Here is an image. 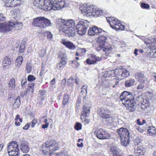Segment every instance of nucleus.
<instances>
[{"instance_id":"nucleus-61","label":"nucleus","mask_w":156,"mask_h":156,"mask_svg":"<svg viewBox=\"0 0 156 156\" xmlns=\"http://www.w3.org/2000/svg\"><path fill=\"white\" fill-rule=\"evenodd\" d=\"M55 83V79H53L51 81V83H50L51 85L52 86L54 85V84Z\"/></svg>"},{"instance_id":"nucleus-8","label":"nucleus","mask_w":156,"mask_h":156,"mask_svg":"<svg viewBox=\"0 0 156 156\" xmlns=\"http://www.w3.org/2000/svg\"><path fill=\"white\" fill-rule=\"evenodd\" d=\"M7 150L9 156H18L20 151L18 144L15 141L9 144Z\"/></svg>"},{"instance_id":"nucleus-43","label":"nucleus","mask_w":156,"mask_h":156,"mask_svg":"<svg viewBox=\"0 0 156 156\" xmlns=\"http://www.w3.org/2000/svg\"><path fill=\"white\" fill-rule=\"evenodd\" d=\"M37 122V120L36 119L34 118L32 121L30 122V123L32 128H33L34 126V125Z\"/></svg>"},{"instance_id":"nucleus-4","label":"nucleus","mask_w":156,"mask_h":156,"mask_svg":"<svg viewBox=\"0 0 156 156\" xmlns=\"http://www.w3.org/2000/svg\"><path fill=\"white\" fill-rule=\"evenodd\" d=\"M117 132L120 138L122 144L124 146H126L129 144V133L128 130L121 127L118 129Z\"/></svg>"},{"instance_id":"nucleus-2","label":"nucleus","mask_w":156,"mask_h":156,"mask_svg":"<svg viewBox=\"0 0 156 156\" xmlns=\"http://www.w3.org/2000/svg\"><path fill=\"white\" fill-rule=\"evenodd\" d=\"M120 99L123 105L128 107L131 112L134 111L136 108L134 105V97L132 94L126 91L123 92L120 96Z\"/></svg>"},{"instance_id":"nucleus-51","label":"nucleus","mask_w":156,"mask_h":156,"mask_svg":"<svg viewBox=\"0 0 156 156\" xmlns=\"http://www.w3.org/2000/svg\"><path fill=\"white\" fill-rule=\"evenodd\" d=\"M5 18L2 14L0 13V21H3L5 20Z\"/></svg>"},{"instance_id":"nucleus-52","label":"nucleus","mask_w":156,"mask_h":156,"mask_svg":"<svg viewBox=\"0 0 156 156\" xmlns=\"http://www.w3.org/2000/svg\"><path fill=\"white\" fill-rule=\"evenodd\" d=\"M30 124L29 123H27L26 125L23 127V129H24L27 130L28 129L29 127L30 126Z\"/></svg>"},{"instance_id":"nucleus-45","label":"nucleus","mask_w":156,"mask_h":156,"mask_svg":"<svg viewBox=\"0 0 156 156\" xmlns=\"http://www.w3.org/2000/svg\"><path fill=\"white\" fill-rule=\"evenodd\" d=\"M141 6L142 8L144 9H148L150 7V5L148 4H146L144 3H141Z\"/></svg>"},{"instance_id":"nucleus-27","label":"nucleus","mask_w":156,"mask_h":156,"mask_svg":"<svg viewBox=\"0 0 156 156\" xmlns=\"http://www.w3.org/2000/svg\"><path fill=\"white\" fill-rule=\"evenodd\" d=\"M136 78L138 81H141L144 80V75L143 72L136 73L135 74Z\"/></svg>"},{"instance_id":"nucleus-20","label":"nucleus","mask_w":156,"mask_h":156,"mask_svg":"<svg viewBox=\"0 0 156 156\" xmlns=\"http://www.w3.org/2000/svg\"><path fill=\"white\" fill-rule=\"evenodd\" d=\"M90 112V107L87 105H84L83 108V112L81 116V119H82V116H83V119H84V121L85 120L84 117L88 116Z\"/></svg>"},{"instance_id":"nucleus-5","label":"nucleus","mask_w":156,"mask_h":156,"mask_svg":"<svg viewBox=\"0 0 156 156\" xmlns=\"http://www.w3.org/2000/svg\"><path fill=\"white\" fill-rule=\"evenodd\" d=\"M33 26L43 28L51 24L50 20L43 16H39L34 19L32 22Z\"/></svg>"},{"instance_id":"nucleus-29","label":"nucleus","mask_w":156,"mask_h":156,"mask_svg":"<svg viewBox=\"0 0 156 156\" xmlns=\"http://www.w3.org/2000/svg\"><path fill=\"white\" fill-rule=\"evenodd\" d=\"M148 132L150 135H153L156 134V129L155 127L150 126L149 127V129L147 130Z\"/></svg>"},{"instance_id":"nucleus-35","label":"nucleus","mask_w":156,"mask_h":156,"mask_svg":"<svg viewBox=\"0 0 156 156\" xmlns=\"http://www.w3.org/2000/svg\"><path fill=\"white\" fill-rule=\"evenodd\" d=\"M26 73H29L32 70V65L30 63H27L26 66Z\"/></svg>"},{"instance_id":"nucleus-11","label":"nucleus","mask_w":156,"mask_h":156,"mask_svg":"<svg viewBox=\"0 0 156 156\" xmlns=\"http://www.w3.org/2000/svg\"><path fill=\"white\" fill-rule=\"evenodd\" d=\"M58 58L59 59H61V60L60 62L57 64L56 68L59 70H61L65 67L66 63V55L65 52L60 51Z\"/></svg>"},{"instance_id":"nucleus-12","label":"nucleus","mask_w":156,"mask_h":156,"mask_svg":"<svg viewBox=\"0 0 156 156\" xmlns=\"http://www.w3.org/2000/svg\"><path fill=\"white\" fill-rule=\"evenodd\" d=\"M97 138L100 139H108L111 137L110 134L105 130L100 129L94 132Z\"/></svg>"},{"instance_id":"nucleus-41","label":"nucleus","mask_w":156,"mask_h":156,"mask_svg":"<svg viewBox=\"0 0 156 156\" xmlns=\"http://www.w3.org/2000/svg\"><path fill=\"white\" fill-rule=\"evenodd\" d=\"M73 78L71 77L68 80L67 84L68 86H71L73 85Z\"/></svg>"},{"instance_id":"nucleus-47","label":"nucleus","mask_w":156,"mask_h":156,"mask_svg":"<svg viewBox=\"0 0 156 156\" xmlns=\"http://www.w3.org/2000/svg\"><path fill=\"white\" fill-rule=\"evenodd\" d=\"M45 34L47 36V38L49 40H51L52 38L53 35L50 32H47L45 33Z\"/></svg>"},{"instance_id":"nucleus-39","label":"nucleus","mask_w":156,"mask_h":156,"mask_svg":"<svg viewBox=\"0 0 156 156\" xmlns=\"http://www.w3.org/2000/svg\"><path fill=\"white\" fill-rule=\"evenodd\" d=\"M46 91L44 90H41L39 91V94L41 95V99L43 100L44 99L45 97L44 96L46 93Z\"/></svg>"},{"instance_id":"nucleus-33","label":"nucleus","mask_w":156,"mask_h":156,"mask_svg":"<svg viewBox=\"0 0 156 156\" xmlns=\"http://www.w3.org/2000/svg\"><path fill=\"white\" fill-rule=\"evenodd\" d=\"M21 4L20 0H12L11 7H14L19 6Z\"/></svg>"},{"instance_id":"nucleus-57","label":"nucleus","mask_w":156,"mask_h":156,"mask_svg":"<svg viewBox=\"0 0 156 156\" xmlns=\"http://www.w3.org/2000/svg\"><path fill=\"white\" fill-rule=\"evenodd\" d=\"M112 49L111 51H104V52H105V55L106 56H109V55H110V52H112Z\"/></svg>"},{"instance_id":"nucleus-54","label":"nucleus","mask_w":156,"mask_h":156,"mask_svg":"<svg viewBox=\"0 0 156 156\" xmlns=\"http://www.w3.org/2000/svg\"><path fill=\"white\" fill-rule=\"evenodd\" d=\"M135 128L139 132L141 133H142L143 132V129H142V128H140L139 126H135Z\"/></svg>"},{"instance_id":"nucleus-10","label":"nucleus","mask_w":156,"mask_h":156,"mask_svg":"<svg viewBox=\"0 0 156 156\" xmlns=\"http://www.w3.org/2000/svg\"><path fill=\"white\" fill-rule=\"evenodd\" d=\"M83 5L80 8V10L81 12L84 15L87 16H93L94 14V11L96 10V8L93 7V6H87Z\"/></svg>"},{"instance_id":"nucleus-56","label":"nucleus","mask_w":156,"mask_h":156,"mask_svg":"<svg viewBox=\"0 0 156 156\" xmlns=\"http://www.w3.org/2000/svg\"><path fill=\"white\" fill-rule=\"evenodd\" d=\"M27 80L26 79H23L21 81V85L23 87L25 84L27 82Z\"/></svg>"},{"instance_id":"nucleus-42","label":"nucleus","mask_w":156,"mask_h":156,"mask_svg":"<svg viewBox=\"0 0 156 156\" xmlns=\"http://www.w3.org/2000/svg\"><path fill=\"white\" fill-rule=\"evenodd\" d=\"M103 113L102 115H101V117L103 118V116L104 115H105L106 116H107V115H110L109 114V113L110 112V110L107 109H103Z\"/></svg>"},{"instance_id":"nucleus-40","label":"nucleus","mask_w":156,"mask_h":156,"mask_svg":"<svg viewBox=\"0 0 156 156\" xmlns=\"http://www.w3.org/2000/svg\"><path fill=\"white\" fill-rule=\"evenodd\" d=\"M75 128L77 130H81L82 129V124L80 122H76V123Z\"/></svg>"},{"instance_id":"nucleus-23","label":"nucleus","mask_w":156,"mask_h":156,"mask_svg":"<svg viewBox=\"0 0 156 156\" xmlns=\"http://www.w3.org/2000/svg\"><path fill=\"white\" fill-rule=\"evenodd\" d=\"M111 151H112L113 154V156H122L121 155V151L120 150L112 147L110 148Z\"/></svg>"},{"instance_id":"nucleus-59","label":"nucleus","mask_w":156,"mask_h":156,"mask_svg":"<svg viewBox=\"0 0 156 156\" xmlns=\"http://www.w3.org/2000/svg\"><path fill=\"white\" fill-rule=\"evenodd\" d=\"M103 109H100V110H98V114L100 115H101H101H102L103 113V112H103Z\"/></svg>"},{"instance_id":"nucleus-64","label":"nucleus","mask_w":156,"mask_h":156,"mask_svg":"<svg viewBox=\"0 0 156 156\" xmlns=\"http://www.w3.org/2000/svg\"><path fill=\"white\" fill-rule=\"evenodd\" d=\"M66 82V79H64L62 80L61 84L62 85H64Z\"/></svg>"},{"instance_id":"nucleus-13","label":"nucleus","mask_w":156,"mask_h":156,"mask_svg":"<svg viewBox=\"0 0 156 156\" xmlns=\"http://www.w3.org/2000/svg\"><path fill=\"white\" fill-rule=\"evenodd\" d=\"M104 32L105 31L95 26L90 28L88 31V33L89 35L94 36L100 35L102 34V33Z\"/></svg>"},{"instance_id":"nucleus-50","label":"nucleus","mask_w":156,"mask_h":156,"mask_svg":"<svg viewBox=\"0 0 156 156\" xmlns=\"http://www.w3.org/2000/svg\"><path fill=\"white\" fill-rule=\"evenodd\" d=\"M144 87L143 83H141L139 84L137 87V89L138 90L143 89Z\"/></svg>"},{"instance_id":"nucleus-14","label":"nucleus","mask_w":156,"mask_h":156,"mask_svg":"<svg viewBox=\"0 0 156 156\" xmlns=\"http://www.w3.org/2000/svg\"><path fill=\"white\" fill-rule=\"evenodd\" d=\"M19 144L20 150L23 152L27 153L29 152L30 148L29 144L27 141L23 140H20Z\"/></svg>"},{"instance_id":"nucleus-34","label":"nucleus","mask_w":156,"mask_h":156,"mask_svg":"<svg viewBox=\"0 0 156 156\" xmlns=\"http://www.w3.org/2000/svg\"><path fill=\"white\" fill-rule=\"evenodd\" d=\"M8 86L12 87V88H14L15 87V80L14 78H11L9 80Z\"/></svg>"},{"instance_id":"nucleus-60","label":"nucleus","mask_w":156,"mask_h":156,"mask_svg":"<svg viewBox=\"0 0 156 156\" xmlns=\"http://www.w3.org/2000/svg\"><path fill=\"white\" fill-rule=\"evenodd\" d=\"M52 151H51L50 154H49V156H58V155H57L55 153H52Z\"/></svg>"},{"instance_id":"nucleus-25","label":"nucleus","mask_w":156,"mask_h":156,"mask_svg":"<svg viewBox=\"0 0 156 156\" xmlns=\"http://www.w3.org/2000/svg\"><path fill=\"white\" fill-rule=\"evenodd\" d=\"M142 149L143 148L140 147H138L136 150H135V153L136 156H142L144 155V152Z\"/></svg>"},{"instance_id":"nucleus-37","label":"nucleus","mask_w":156,"mask_h":156,"mask_svg":"<svg viewBox=\"0 0 156 156\" xmlns=\"http://www.w3.org/2000/svg\"><path fill=\"white\" fill-rule=\"evenodd\" d=\"M94 11L93 16H97L102 14L103 12L101 10H99L96 9V10H95Z\"/></svg>"},{"instance_id":"nucleus-49","label":"nucleus","mask_w":156,"mask_h":156,"mask_svg":"<svg viewBox=\"0 0 156 156\" xmlns=\"http://www.w3.org/2000/svg\"><path fill=\"white\" fill-rule=\"evenodd\" d=\"M12 0H6L5 5L8 7H11Z\"/></svg>"},{"instance_id":"nucleus-28","label":"nucleus","mask_w":156,"mask_h":156,"mask_svg":"<svg viewBox=\"0 0 156 156\" xmlns=\"http://www.w3.org/2000/svg\"><path fill=\"white\" fill-rule=\"evenodd\" d=\"M103 119H104L107 123H111L113 122V118L111 115H104L103 116Z\"/></svg>"},{"instance_id":"nucleus-48","label":"nucleus","mask_w":156,"mask_h":156,"mask_svg":"<svg viewBox=\"0 0 156 156\" xmlns=\"http://www.w3.org/2000/svg\"><path fill=\"white\" fill-rule=\"evenodd\" d=\"M36 79V77L32 75H29L27 77V80L29 81H33Z\"/></svg>"},{"instance_id":"nucleus-46","label":"nucleus","mask_w":156,"mask_h":156,"mask_svg":"<svg viewBox=\"0 0 156 156\" xmlns=\"http://www.w3.org/2000/svg\"><path fill=\"white\" fill-rule=\"evenodd\" d=\"M25 48V46L23 44H21L19 49V52L21 53H23L24 51Z\"/></svg>"},{"instance_id":"nucleus-62","label":"nucleus","mask_w":156,"mask_h":156,"mask_svg":"<svg viewBox=\"0 0 156 156\" xmlns=\"http://www.w3.org/2000/svg\"><path fill=\"white\" fill-rule=\"evenodd\" d=\"M77 147H83V144L82 143H81L80 144L77 143Z\"/></svg>"},{"instance_id":"nucleus-19","label":"nucleus","mask_w":156,"mask_h":156,"mask_svg":"<svg viewBox=\"0 0 156 156\" xmlns=\"http://www.w3.org/2000/svg\"><path fill=\"white\" fill-rule=\"evenodd\" d=\"M5 32L10 33V30L9 27V23H0V32Z\"/></svg>"},{"instance_id":"nucleus-24","label":"nucleus","mask_w":156,"mask_h":156,"mask_svg":"<svg viewBox=\"0 0 156 156\" xmlns=\"http://www.w3.org/2000/svg\"><path fill=\"white\" fill-rule=\"evenodd\" d=\"M22 56H19L16 59L15 61V66L17 68H19L22 64L23 61Z\"/></svg>"},{"instance_id":"nucleus-38","label":"nucleus","mask_w":156,"mask_h":156,"mask_svg":"<svg viewBox=\"0 0 156 156\" xmlns=\"http://www.w3.org/2000/svg\"><path fill=\"white\" fill-rule=\"evenodd\" d=\"M69 96L68 95H64L63 99V104L65 105L67 104L69 100Z\"/></svg>"},{"instance_id":"nucleus-44","label":"nucleus","mask_w":156,"mask_h":156,"mask_svg":"<svg viewBox=\"0 0 156 156\" xmlns=\"http://www.w3.org/2000/svg\"><path fill=\"white\" fill-rule=\"evenodd\" d=\"M118 25L116 26V27L115 28V29L116 30H123L124 28V26L122 25L121 23H118Z\"/></svg>"},{"instance_id":"nucleus-7","label":"nucleus","mask_w":156,"mask_h":156,"mask_svg":"<svg viewBox=\"0 0 156 156\" xmlns=\"http://www.w3.org/2000/svg\"><path fill=\"white\" fill-rule=\"evenodd\" d=\"M89 24V22L87 20L78 22L76 26L77 34L80 36L85 34Z\"/></svg>"},{"instance_id":"nucleus-16","label":"nucleus","mask_w":156,"mask_h":156,"mask_svg":"<svg viewBox=\"0 0 156 156\" xmlns=\"http://www.w3.org/2000/svg\"><path fill=\"white\" fill-rule=\"evenodd\" d=\"M71 20H68L66 21L62 19H58L56 22V26L59 28V29L60 30L62 31L63 30V28H65L66 26V25L67 22H69V21Z\"/></svg>"},{"instance_id":"nucleus-58","label":"nucleus","mask_w":156,"mask_h":156,"mask_svg":"<svg viewBox=\"0 0 156 156\" xmlns=\"http://www.w3.org/2000/svg\"><path fill=\"white\" fill-rule=\"evenodd\" d=\"M33 82H30L29 84V87H34V83H32Z\"/></svg>"},{"instance_id":"nucleus-53","label":"nucleus","mask_w":156,"mask_h":156,"mask_svg":"<svg viewBox=\"0 0 156 156\" xmlns=\"http://www.w3.org/2000/svg\"><path fill=\"white\" fill-rule=\"evenodd\" d=\"M34 87H28L27 91L29 92L33 93L34 91Z\"/></svg>"},{"instance_id":"nucleus-30","label":"nucleus","mask_w":156,"mask_h":156,"mask_svg":"<svg viewBox=\"0 0 156 156\" xmlns=\"http://www.w3.org/2000/svg\"><path fill=\"white\" fill-rule=\"evenodd\" d=\"M135 82L134 80L131 79L126 80L125 82V85L126 87H129L133 85Z\"/></svg>"},{"instance_id":"nucleus-22","label":"nucleus","mask_w":156,"mask_h":156,"mask_svg":"<svg viewBox=\"0 0 156 156\" xmlns=\"http://www.w3.org/2000/svg\"><path fill=\"white\" fill-rule=\"evenodd\" d=\"M106 19L110 25L111 27L113 29H115L116 26H117L115 24V23H117L118 20L110 18H106Z\"/></svg>"},{"instance_id":"nucleus-15","label":"nucleus","mask_w":156,"mask_h":156,"mask_svg":"<svg viewBox=\"0 0 156 156\" xmlns=\"http://www.w3.org/2000/svg\"><path fill=\"white\" fill-rule=\"evenodd\" d=\"M22 23L19 22H11L9 23V27L10 30V33L12 31V30L14 27L16 29L19 30L22 27Z\"/></svg>"},{"instance_id":"nucleus-6","label":"nucleus","mask_w":156,"mask_h":156,"mask_svg":"<svg viewBox=\"0 0 156 156\" xmlns=\"http://www.w3.org/2000/svg\"><path fill=\"white\" fill-rule=\"evenodd\" d=\"M69 21V22H67L66 23V26L65 28H63V30L62 31L65 34L66 36L73 37L76 34V31L74 28L75 23L73 20H71Z\"/></svg>"},{"instance_id":"nucleus-1","label":"nucleus","mask_w":156,"mask_h":156,"mask_svg":"<svg viewBox=\"0 0 156 156\" xmlns=\"http://www.w3.org/2000/svg\"><path fill=\"white\" fill-rule=\"evenodd\" d=\"M37 6L44 11L56 10L65 7L64 1L62 0H35L34 4Z\"/></svg>"},{"instance_id":"nucleus-63","label":"nucleus","mask_w":156,"mask_h":156,"mask_svg":"<svg viewBox=\"0 0 156 156\" xmlns=\"http://www.w3.org/2000/svg\"><path fill=\"white\" fill-rule=\"evenodd\" d=\"M137 123L139 125H142L143 124L140 122V119H138L136 120Z\"/></svg>"},{"instance_id":"nucleus-17","label":"nucleus","mask_w":156,"mask_h":156,"mask_svg":"<svg viewBox=\"0 0 156 156\" xmlns=\"http://www.w3.org/2000/svg\"><path fill=\"white\" fill-rule=\"evenodd\" d=\"M101 59V57H97L94 55H91V57L86 60V62L88 64H94Z\"/></svg>"},{"instance_id":"nucleus-26","label":"nucleus","mask_w":156,"mask_h":156,"mask_svg":"<svg viewBox=\"0 0 156 156\" xmlns=\"http://www.w3.org/2000/svg\"><path fill=\"white\" fill-rule=\"evenodd\" d=\"M4 60L3 62V64L4 66L6 67L8 66H10L11 64V61L10 58L5 56L4 58Z\"/></svg>"},{"instance_id":"nucleus-9","label":"nucleus","mask_w":156,"mask_h":156,"mask_svg":"<svg viewBox=\"0 0 156 156\" xmlns=\"http://www.w3.org/2000/svg\"><path fill=\"white\" fill-rule=\"evenodd\" d=\"M107 37L104 36H100L98 37V41L100 48L103 51H110L112 49V47L106 42Z\"/></svg>"},{"instance_id":"nucleus-31","label":"nucleus","mask_w":156,"mask_h":156,"mask_svg":"<svg viewBox=\"0 0 156 156\" xmlns=\"http://www.w3.org/2000/svg\"><path fill=\"white\" fill-rule=\"evenodd\" d=\"M87 85H83L81 88L80 94L83 95V97L84 98L87 94Z\"/></svg>"},{"instance_id":"nucleus-55","label":"nucleus","mask_w":156,"mask_h":156,"mask_svg":"<svg viewBox=\"0 0 156 156\" xmlns=\"http://www.w3.org/2000/svg\"><path fill=\"white\" fill-rule=\"evenodd\" d=\"M49 124L48 122H46V123H45V124L43 125L42 126V127L43 129H45L47 128Z\"/></svg>"},{"instance_id":"nucleus-36","label":"nucleus","mask_w":156,"mask_h":156,"mask_svg":"<svg viewBox=\"0 0 156 156\" xmlns=\"http://www.w3.org/2000/svg\"><path fill=\"white\" fill-rule=\"evenodd\" d=\"M46 53V50L42 48H40L39 50L38 54L40 56L44 57Z\"/></svg>"},{"instance_id":"nucleus-3","label":"nucleus","mask_w":156,"mask_h":156,"mask_svg":"<svg viewBox=\"0 0 156 156\" xmlns=\"http://www.w3.org/2000/svg\"><path fill=\"white\" fill-rule=\"evenodd\" d=\"M58 144L55 140L49 141H47L42 144L40 151L44 155L49 154L51 151H55L58 148Z\"/></svg>"},{"instance_id":"nucleus-32","label":"nucleus","mask_w":156,"mask_h":156,"mask_svg":"<svg viewBox=\"0 0 156 156\" xmlns=\"http://www.w3.org/2000/svg\"><path fill=\"white\" fill-rule=\"evenodd\" d=\"M20 97L19 96L16 98L13 104L14 107L16 108H19L20 105Z\"/></svg>"},{"instance_id":"nucleus-21","label":"nucleus","mask_w":156,"mask_h":156,"mask_svg":"<svg viewBox=\"0 0 156 156\" xmlns=\"http://www.w3.org/2000/svg\"><path fill=\"white\" fill-rule=\"evenodd\" d=\"M116 70L115 71H117ZM119 72L118 75L121 76L122 77V79H123L124 77H127L129 75V71L125 69H120L118 70Z\"/></svg>"},{"instance_id":"nucleus-18","label":"nucleus","mask_w":156,"mask_h":156,"mask_svg":"<svg viewBox=\"0 0 156 156\" xmlns=\"http://www.w3.org/2000/svg\"><path fill=\"white\" fill-rule=\"evenodd\" d=\"M62 42L64 45L70 50H73L76 48V46L70 41L66 40H63Z\"/></svg>"}]
</instances>
